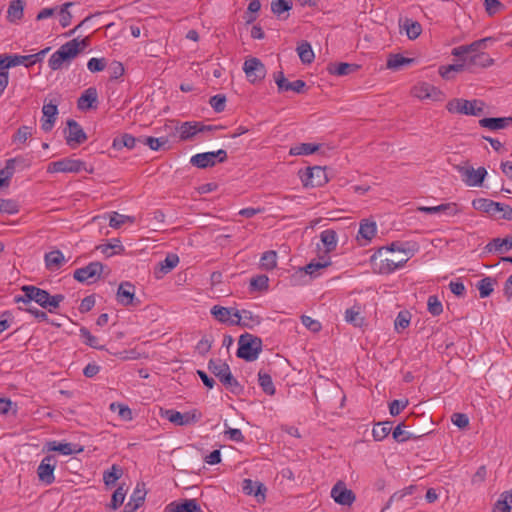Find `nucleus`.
I'll return each mask as SVG.
<instances>
[{
  "instance_id": "obj_39",
  "label": "nucleus",
  "mask_w": 512,
  "mask_h": 512,
  "mask_svg": "<svg viewBox=\"0 0 512 512\" xmlns=\"http://www.w3.org/2000/svg\"><path fill=\"white\" fill-rule=\"evenodd\" d=\"M512 508V488L500 494L493 506L492 512H510Z\"/></svg>"
},
{
  "instance_id": "obj_52",
  "label": "nucleus",
  "mask_w": 512,
  "mask_h": 512,
  "mask_svg": "<svg viewBox=\"0 0 512 512\" xmlns=\"http://www.w3.org/2000/svg\"><path fill=\"white\" fill-rule=\"evenodd\" d=\"M495 281L490 277H485L477 283V288L481 298H486L491 295L494 290Z\"/></svg>"
},
{
  "instance_id": "obj_21",
  "label": "nucleus",
  "mask_w": 512,
  "mask_h": 512,
  "mask_svg": "<svg viewBox=\"0 0 512 512\" xmlns=\"http://www.w3.org/2000/svg\"><path fill=\"white\" fill-rule=\"evenodd\" d=\"M242 491L246 495L255 496L258 503L265 502L267 488L261 482L253 481L251 479H244L242 482Z\"/></svg>"
},
{
  "instance_id": "obj_48",
  "label": "nucleus",
  "mask_w": 512,
  "mask_h": 512,
  "mask_svg": "<svg viewBox=\"0 0 512 512\" xmlns=\"http://www.w3.org/2000/svg\"><path fill=\"white\" fill-rule=\"evenodd\" d=\"M260 266L264 270H273L277 266V253L273 250L264 252L260 258Z\"/></svg>"
},
{
  "instance_id": "obj_25",
  "label": "nucleus",
  "mask_w": 512,
  "mask_h": 512,
  "mask_svg": "<svg viewBox=\"0 0 512 512\" xmlns=\"http://www.w3.org/2000/svg\"><path fill=\"white\" fill-rule=\"evenodd\" d=\"M165 512H202L196 499H185L182 502L173 501L165 507Z\"/></svg>"
},
{
  "instance_id": "obj_56",
  "label": "nucleus",
  "mask_w": 512,
  "mask_h": 512,
  "mask_svg": "<svg viewBox=\"0 0 512 512\" xmlns=\"http://www.w3.org/2000/svg\"><path fill=\"white\" fill-rule=\"evenodd\" d=\"M110 410L113 412L118 411L120 418L125 421H131L133 418L132 411L127 405L113 402L110 404Z\"/></svg>"
},
{
  "instance_id": "obj_53",
  "label": "nucleus",
  "mask_w": 512,
  "mask_h": 512,
  "mask_svg": "<svg viewBox=\"0 0 512 512\" xmlns=\"http://www.w3.org/2000/svg\"><path fill=\"white\" fill-rule=\"evenodd\" d=\"M179 263V257L177 254H168L163 261L159 263L160 271L163 274H167L172 271Z\"/></svg>"
},
{
  "instance_id": "obj_19",
  "label": "nucleus",
  "mask_w": 512,
  "mask_h": 512,
  "mask_svg": "<svg viewBox=\"0 0 512 512\" xmlns=\"http://www.w3.org/2000/svg\"><path fill=\"white\" fill-rule=\"evenodd\" d=\"M65 138L69 146H75L83 143L87 139V136L82 127L75 120H68Z\"/></svg>"
},
{
  "instance_id": "obj_62",
  "label": "nucleus",
  "mask_w": 512,
  "mask_h": 512,
  "mask_svg": "<svg viewBox=\"0 0 512 512\" xmlns=\"http://www.w3.org/2000/svg\"><path fill=\"white\" fill-rule=\"evenodd\" d=\"M292 8L291 0H276L271 3V10L276 15H281L283 12L289 11Z\"/></svg>"
},
{
  "instance_id": "obj_36",
  "label": "nucleus",
  "mask_w": 512,
  "mask_h": 512,
  "mask_svg": "<svg viewBox=\"0 0 512 512\" xmlns=\"http://www.w3.org/2000/svg\"><path fill=\"white\" fill-rule=\"evenodd\" d=\"M330 264L331 261L329 257H322L317 261H311L303 268V270L311 277H318L321 274V271L327 268Z\"/></svg>"
},
{
  "instance_id": "obj_5",
  "label": "nucleus",
  "mask_w": 512,
  "mask_h": 512,
  "mask_svg": "<svg viewBox=\"0 0 512 512\" xmlns=\"http://www.w3.org/2000/svg\"><path fill=\"white\" fill-rule=\"evenodd\" d=\"M209 370L219 379V381L231 392L237 393L241 389L238 381L231 373L230 367L221 360H210Z\"/></svg>"
},
{
  "instance_id": "obj_49",
  "label": "nucleus",
  "mask_w": 512,
  "mask_h": 512,
  "mask_svg": "<svg viewBox=\"0 0 512 512\" xmlns=\"http://www.w3.org/2000/svg\"><path fill=\"white\" fill-rule=\"evenodd\" d=\"M413 61L412 58H406L400 54L391 55L387 60V68L398 70L403 66L410 65Z\"/></svg>"
},
{
  "instance_id": "obj_45",
  "label": "nucleus",
  "mask_w": 512,
  "mask_h": 512,
  "mask_svg": "<svg viewBox=\"0 0 512 512\" xmlns=\"http://www.w3.org/2000/svg\"><path fill=\"white\" fill-rule=\"evenodd\" d=\"M358 68H359L358 65L341 62V63L331 64L329 66L328 70L331 74H334L337 76H345L352 72H355Z\"/></svg>"
},
{
  "instance_id": "obj_13",
  "label": "nucleus",
  "mask_w": 512,
  "mask_h": 512,
  "mask_svg": "<svg viewBox=\"0 0 512 512\" xmlns=\"http://www.w3.org/2000/svg\"><path fill=\"white\" fill-rule=\"evenodd\" d=\"M331 498L341 506H352L356 500L355 493L349 489L344 481H337L331 489Z\"/></svg>"
},
{
  "instance_id": "obj_15",
  "label": "nucleus",
  "mask_w": 512,
  "mask_h": 512,
  "mask_svg": "<svg viewBox=\"0 0 512 512\" xmlns=\"http://www.w3.org/2000/svg\"><path fill=\"white\" fill-rule=\"evenodd\" d=\"M458 172L461 175L462 181L469 187L481 186L487 171L484 167L474 169L471 166L458 167Z\"/></svg>"
},
{
  "instance_id": "obj_51",
  "label": "nucleus",
  "mask_w": 512,
  "mask_h": 512,
  "mask_svg": "<svg viewBox=\"0 0 512 512\" xmlns=\"http://www.w3.org/2000/svg\"><path fill=\"white\" fill-rule=\"evenodd\" d=\"M258 381L262 390L268 395H274L275 387L269 374L260 371L258 373Z\"/></svg>"
},
{
  "instance_id": "obj_9",
  "label": "nucleus",
  "mask_w": 512,
  "mask_h": 512,
  "mask_svg": "<svg viewBox=\"0 0 512 512\" xmlns=\"http://www.w3.org/2000/svg\"><path fill=\"white\" fill-rule=\"evenodd\" d=\"M85 170V162L74 158H63L50 162L47 166L48 173H79Z\"/></svg>"
},
{
  "instance_id": "obj_24",
  "label": "nucleus",
  "mask_w": 512,
  "mask_h": 512,
  "mask_svg": "<svg viewBox=\"0 0 512 512\" xmlns=\"http://www.w3.org/2000/svg\"><path fill=\"white\" fill-rule=\"evenodd\" d=\"M407 244H402L399 242H393L389 246H384L379 248L371 257V261H377L378 257H383L387 254H393L395 252H399L404 254L403 257L412 256V251L408 247Z\"/></svg>"
},
{
  "instance_id": "obj_11",
  "label": "nucleus",
  "mask_w": 512,
  "mask_h": 512,
  "mask_svg": "<svg viewBox=\"0 0 512 512\" xmlns=\"http://www.w3.org/2000/svg\"><path fill=\"white\" fill-rule=\"evenodd\" d=\"M243 71L247 80L252 84L261 82L266 76L265 65L256 57H251L244 61Z\"/></svg>"
},
{
  "instance_id": "obj_34",
  "label": "nucleus",
  "mask_w": 512,
  "mask_h": 512,
  "mask_svg": "<svg viewBox=\"0 0 512 512\" xmlns=\"http://www.w3.org/2000/svg\"><path fill=\"white\" fill-rule=\"evenodd\" d=\"M472 207L475 210L496 216L498 214L499 203L485 198H477L472 201Z\"/></svg>"
},
{
  "instance_id": "obj_27",
  "label": "nucleus",
  "mask_w": 512,
  "mask_h": 512,
  "mask_svg": "<svg viewBox=\"0 0 512 512\" xmlns=\"http://www.w3.org/2000/svg\"><path fill=\"white\" fill-rule=\"evenodd\" d=\"M43 117L41 119V128L45 132H49L54 127L56 116L58 114L57 105L47 103L42 108Z\"/></svg>"
},
{
  "instance_id": "obj_28",
  "label": "nucleus",
  "mask_w": 512,
  "mask_h": 512,
  "mask_svg": "<svg viewBox=\"0 0 512 512\" xmlns=\"http://www.w3.org/2000/svg\"><path fill=\"white\" fill-rule=\"evenodd\" d=\"M465 68L473 67L487 68L494 64V60L485 52H479L467 59H464Z\"/></svg>"
},
{
  "instance_id": "obj_33",
  "label": "nucleus",
  "mask_w": 512,
  "mask_h": 512,
  "mask_svg": "<svg viewBox=\"0 0 512 512\" xmlns=\"http://www.w3.org/2000/svg\"><path fill=\"white\" fill-rule=\"evenodd\" d=\"M512 124V117L483 118L479 120V125L490 130H501Z\"/></svg>"
},
{
  "instance_id": "obj_6",
  "label": "nucleus",
  "mask_w": 512,
  "mask_h": 512,
  "mask_svg": "<svg viewBox=\"0 0 512 512\" xmlns=\"http://www.w3.org/2000/svg\"><path fill=\"white\" fill-rule=\"evenodd\" d=\"M50 50L49 47L39 51L38 53L31 55H18V54H3L0 55V60L4 61V64L8 69L23 65L27 68L35 65L38 62L43 61L45 55Z\"/></svg>"
},
{
  "instance_id": "obj_47",
  "label": "nucleus",
  "mask_w": 512,
  "mask_h": 512,
  "mask_svg": "<svg viewBox=\"0 0 512 512\" xmlns=\"http://www.w3.org/2000/svg\"><path fill=\"white\" fill-rule=\"evenodd\" d=\"M135 217L122 215L118 212H112L109 216V226L112 228H119L126 223H134Z\"/></svg>"
},
{
  "instance_id": "obj_20",
  "label": "nucleus",
  "mask_w": 512,
  "mask_h": 512,
  "mask_svg": "<svg viewBox=\"0 0 512 512\" xmlns=\"http://www.w3.org/2000/svg\"><path fill=\"white\" fill-rule=\"evenodd\" d=\"M412 95L420 100H440L441 91L429 83H419L412 88Z\"/></svg>"
},
{
  "instance_id": "obj_1",
  "label": "nucleus",
  "mask_w": 512,
  "mask_h": 512,
  "mask_svg": "<svg viewBox=\"0 0 512 512\" xmlns=\"http://www.w3.org/2000/svg\"><path fill=\"white\" fill-rule=\"evenodd\" d=\"M23 295L16 296L15 301L17 303H30L35 301L42 308L52 312L59 307L60 303L64 300L62 294H56L51 296L46 290L40 289L36 286L26 285L22 287Z\"/></svg>"
},
{
  "instance_id": "obj_30",
  "label": "nucleus",
  "mask_w": 512,
  "mask_h": 512,
  "mask_svg": "<svg viewBox=\"0 0 512 512\" xmlns=\"http://www.w3.org/2000/svg\"><path fill=\"white\" fill-rule=\"evenodd\" d=\"M344 319L347 323L354 327H363L365 325V318L362 315V307L359 304H355L352 307L346 309Z\"/></svg>"
},
{
  "instance_id": "obj_64",
  "label": "nucleus",
  "mask_w": 512,
  "mask_h": 512,
  "mask_svg": "<svg viewBox=\"0 0 512 512\" xmlns=\"http://www.w3.org/2000/svg\"><path fill=\"white\" fill-rule=\"evenodd\" d=\"M107 62L105 58L93 57L87 62V69L92 72H101L106 68Z\"/></svg>"
},
{
  "instance_id": "obj_35",
  "label": "nucleus",
  "mask_w": 512,
  "mask_h": 512,
  "mask_svg": "<svg viewBox=\"0 0 512 512\" xmlns=\"http://www.w3.org/2000/svg\"><path fill=\"white\" fill-rule=\"evenodd\" d=\"M66 262L64 254L60 250H54L45 254L46 268L56 271Z\"/></svg>"
},
{
  "instance_id": "obj_7",
  "label": "nucleus",
  "mask_w": 512,
  "mask_h": 512,
  "mask_svg": "<svg viewBox=\"0 0 512 512\" xmlns=\"http://www.w3.org/2000/svg\"><path fill=\"white\" fill-rule=\"evenodd\" d=\"M161 416L177 426H189L200 421L202 413L197 409L181 413L174 409L161 411Z\"/></svg>"
},
{
  "instance_id": "obj_60",
  "label": "nucleus",
  "mask_w": 512,
  "mask_h": 512,
  "mask_svg": "<svg viewBox=\"0 0 512 512\" xmlns=\"http://www.w3.org/2000/svg\"><path fill=\"white\" fill-rule=\"evenodd\" d=\"M427 309L433 316H438L443 312V306L437 296L431 295L428 297Z\"/></svg>"
},
{
  "instance_id": "obj_37",
  "label": "nucleus",
  "mask_w": 512,
  "mask_h": 512,
  "mask_svg": "<svg viewBox=\"0 0 512 512\" xmlns=\"http://www.w3.org/2000/svg\"><path fill=\"white\" fill-rule=\"evenodd\" d=\"M486 249L488 252L504 253L512 249V236L504 239L495 238L487 244Z\"/></svg>"
},
{
  "instance_id": "obj_61",
  "label": "nucleus",
  "mask_w": 512,
  "mask_h": 512,
  "mask_svg": "<svg viewBox=\"0 0 512 512\" xmlns=\"http://www.w3.org/2000/svg\"><path fill=\"white\" fill-rule=\"evenodd\" d=\"M126 497V490L123 486H119L113 493L110 507L113 510L118 509L124 502Z\"/></svg>"
},
{
  "instance_id": "obj_50",
  "label": "nucleus",
  "mask_w": 512,
  "mask_h": 512,
  "mask_svg": "<svg viewBox=\"0 0 512 512\" xmlns=\"http://www.w3.org/2000/svg\"><path fill=\"white\" fill-rule=\"evenodd\" d=\"M390 431H391V423L390 422L378 423L372 429V436L375 441H382L389 435Z\"/></svg>"
},
{
  "instance_id": "obj_57",
  "label": "nucleus",
  "mask_w": 512,
  "mask_h": 512,
  "mask_svg": "<svg viewBox=\"0 0 512 512\" xmlns=\"http://www.w3.org/2000/svg\"><path fill=\"white\" fill-rule=\"evenodd\" d=\"M80 336L86 345L99 350L103 349V346L99 344L98 338L92 335L87 328L82 327L80 329Z\"/></svg>"
},
{
  "instance_id": "obj_17",
  "label": "nucleus",
  "mask_w": 512,
  "mask_h": 512,
  "mask_svg": "<svg viewBox=\"0 0 512 512\" xmlns=\"http://www.w3.org/2000/svg\"><path fill=\"white\" fill-rule=\"evenodd\" d=\"M377 234V224L375 221L363 219L359 223V230L356 240L360 246H367Z\"/></svg>"
},
{
  "instance_id": "obj_22",
  "label": "nucleus",
  "mask_w": 512,
  "mask_h": 512,
  "mask_svg": "<svg viewBox=\"0 0 512 512\" xmlns=\"http://www.w3.org/2000/svg\"><path fill=\"white\" fill-rule=\"evenodd\" d=\"M211 315L219 322L227 325H235L234 319L237 313V309L233 307H223L215 305L210 310Z\"/></svg>"
},
{
  "instance_id": "obj_38",
  "label": "nucleus",
  "mask_w": 512,
  "mask_h": 512,
  "mask_svg": "<svg viewBox=\"0 0 512 512\" xmlns=\"http://www.w3.org/2000/svg\"><path fill=\"white\" fill-rule=\"evenodd\" d=\"M320 240L325 248L326 253L334 251L337 247V233L333 229H326L320 233Z\"/></svg>"
},
{
  "instance_id": "obj_29",
  "label": "nucleus",
  "mask_w": 512,
  "mask_h": 512,
  "mask_svg": "<svg viewBox=\"0 0 512 512\" xmlns=\"http://www.w3.org/2000/svg\"><path fill=\"white\" fill-rule=\"evenodd\" d=\"M98 93L95 87L87 88L79 97L77 105L82 111L89 110L96 106Z\"/></svg>"
},
{
  "instance_id": "obj_54",
  "label": "nucleus",
  "mask_w": 512,
  "mask_h": 512,
  "mask_svg": "<svg viewBox=\"0 0 512 512\" xmlns=\"http://www.w3.org/2000/svg\"><path fill=\"white\" fill-rule=\"evenodd\" d=\"M269 287V278L266 275H257L250 280V290L266 291Z\"/></svg>"
},
{
  "instance_id": "obj_43",
  "label": "nucleus",
  "mask_w": 512,
  "mask_h": 512,
  "mask_svg": "<svg viewBox=\"0 0 512 512\" xmlns=\"http://www.w3.org/2000/svg\"><path fill=\"white\" fill-rule=\"evenodd\" d=\"M142 141L143 138H135L130 134H123L113 140V147L116 149H121L123 147L134 149L137 143H141Z\"/></svg>"
},
{
  "instance_id": "obj_46",
  "label": "nucleus",
  "mask_w": 512,
  "mask_h": 512,
  "mask_svg": "<svg viewBox=\"0 0 512 512\" xmlns=\"http://www.w3.org/2000/svg\"><path fill=\"white\" fill-rule=\"evenodd\" d=\"M402 28L405 30L407 37L411 40L418 38L422 32L421 24L411 19H405Z\"/></svg>"
},
{
  "instance_id": "obj_4",
  "label": "nucleus",
  "mask_w": 512,
  "mask_h": 512,
  "mask_svg": "<svg viewBox=\"0 0 512 512\" xmlns=\"http://www.w3.org/2000/svg\"><path fill=\"white\" fill-rule=\"evenodd\" d=\"M262 350V341L260 338L251 334H243L238 341L237 356L246 361H254L258 358Z\"/></svg>"
},
{
  "instance_id": "obj_23",
  "label": "nucleus",
  "mask_w": 512,
  "mask_h": 512,
  "mask_svg": "<svg viewBox=\"0 0 512 512\" xmlns=\"http://www.w3.org/2000/svg\"><path fill=\"white\" fill-rule=\"evenodd\" d=\"M235 325L243 326L246 328H253L261 323V317L254 314L250 310H238L233 321Z\"/></svg>"
},
{
  "instance_id": "obj_14",
  "label": "nucleus",
  "mask_w": 512,
  "mask_h": 512,
  "mask_svg": "<svg viewBox=\"0 0 512 512\" xmlns=\"http://www.w3.org/2000/svg\"><path fill=\"white\" fill-rule=\"evenodd\" d=\"M102 271L103 265L100 262H90L85 267L76 269L73 276L81 283L91 284L100 278Z\"/></svg>"
},
{
  "instance_id": "obj_59",
  "label": "nucleus",
  "mask_w": 512,
  "mask_h": 512,
  "mask_svg": "<svg viewBox=\"0 0 512 512\" xmlns=\"http://www.w3.org/2000/svg\"><path fill=\"white\" fill-rule=\"evenodd\" d=\"M122 475L121 469L117 465H113L110 470L105 471L103 480L105 485H113Z\"/></svg>"
},
{
  "instance_id": "obj_31",
  "label": "nucleus",
  "mask_w": 512,
  "mask_h": 512,
  "mask_svg": "<svg viewBox=\"0 0 512 512\" xmlns=\"http://www.w3.org/2000/svg\"><path fill=\"white\" fill-rule=\"evenodd\" d=\"M25 1L12 0L7 9L6 18L10 23H18L24 16Z\"/></svg>"
},
{
  "instance_id": "obj_18",
  "label": "nucleus",
  "mask_w": 512,
  "mask_h": 512,
  "mask_svg": "<svg viewBox=\"0 0 512 512\" xmlns=\"http://www.w3.org/2000/svg\"><path fill=\"white\" fill-rule=\"evenodd\" d=\"M221 128V126L202 125L198 122H185L179 128V135L182 140H187L199 132L214 131Z\"/></svg>"
},
{
  "instance_id": "obj_41",
  "label": "nucleus",
  "mask_w": 512,
  "mask_h": 512,
  "mask_svg": "<svg viewBox=\"0 0 512 512\" xmlns=\"http://www.w3.org/2000/svg\"><path fill=\"white\" fill-rule=\"evenodd\" d=\"M48 451L59 452L62 455H71L82 451V449H76V445L71 443H60L57 441H51L47 443Z\"/></svg>"
},
{
  "instance_id": "obj_3",
  "label": "nucleus",
  "mask_w": 512,
  "mask_h": 512,
  "mask_svg": "<svg viewBox=\"0 0 512 512\" xmlns=\"http://www.w3.org/2000/svg\"><path fill=\"white\" fill-rule=\"evenodd\" d=\"M484 108L485 103L479 99L466 100L462 98H454L446 104L448 112L468 116H480L484 113Z\"/></svg>"
},
{
  "instance_id": "obj_10",
  "label": "nucleus",
  "mask_w": 512,
  "mask_h": 512,
  "mask_svg": "<svg viewBox=\"0 0 512 512\" xmlns=\"http://www.w3.org/2000/svg\"><path fill=\"white\" fill-rule=\"evenodd\" d=\"M227 159V152L223 149L217 151L199 153L191 157L190 163L193 166L204 169L214 166L217 162H224Z\"/></svg>"
},
{
  "instance_id": "obj_44",
  "label": "nucleus",
  "mask_w": 512,
  "mask_h": 512,
  "mask_svg": "<svg viewBox=\"0 0 512 512\" xmlns=\"http://www.w3.org/2000/svg\"><path fill=\"white\" fill-rule=\"evenodd\" d=\"M296 50H297L298 56H299L300 60L302 61V63L310 64L313 62L315 55H314V51L309 42H307V41L300 42L298 44Z\"/></svg>"
},
{
  "instance_id": "obj_58",
  "label": "nucleus",
  "mask_w": 512,
  "mask_h": 512,
  "mask_svg": "<svg viewBox=\"0 0 512 512\" xmlns=\"http://www.w3.org/2000/svg\"><path fill=\"white\" fill-rule=\"evenodd\" d=\"M73 2L64 3L59 10V22L62 27H67L70 25L72 20V14L69 12V8L73 6Z\"/></svg>"
},
{
  "instance_id": "obj_42",
  "label": "nucleus",
  "mask_w": 512,
  "mask_h": 512,
  "mask_svg": "<svg viewBox=\"0 0 512 512\" xmlns=\"http://www.w3.org/2000/svg\"><path fill=\"white\" fill-rule=\"evenodd\" d=\"M320 148L319 144L315 143H299L292 146L289 150V154L292 156L300 155H311L317 152Z\"/></svg>"
},
{
  "instance_id": "obj_32",
  "label": "nucleus",
  "mask_w": 512,
  "mask_h": 512,
  "mask_svg": "<svg viewBox=\"0 0 512 512\" xmlns=\"http://www.w3.org/2000/svg\"><path fill=\"white\" fill-rule=\"evenodd\" d=\"M146 490L144 487V484L138 483L136 487L133 490V493L131 494L128 503L125 505V508L131 509V510H137L140 508L146 497Z\"/></svg>"
},
{
  "instance_id": "obj_26",
  "label": "nucleus",
  "mask_w": 512,
  "mask_h": 512,
  "mask_svg": "<svg viewBox=\"0 0 512 512\" xmlns=\"http://www.w3.org/2000/svg\"><path fill=\"white\" fill-rule=\"evenodd\" d=\"M116 299L123 306L135 305V287L129 282H123L119 285Z\"/></svg>"
},
{
  "instance_id": "obj_16",
  "label": "nucleus",
  "mask_w": 512,
  "mask_h": 512,
  "mask_svg": "<svg viewBox=\"0 0 512 512\" xmlns=\"http://www.w3.org/2000/svg\"><path fill=\"white\" fill-rule=\"evenodd\" d=\"M56 464L57 460L53 455H48L41 460L37 468V475L41 482H43L46 485H50L54 482V471L56 468Z\"/></svg>"
},
{
  "instance_id": "obj_2",
  "label": "nucleus",
  "mask_w": 512,
  "mask_h": 512,
  "mask_svg": "<svg viewBox=\"0 0 512 512\" xmlns=\"http://www.w3.org/2000/svg\"><path fill=\"white\" fill-rule=\"evenodd\" d=\"M80 53L78 39L66 42L55 51L48 60L49 67L56 71L63 67L64 63L71 62Z\"/></svg>"
},
{
  "instance_id": "obj_8",
  "label": "nucleus",
  "mask_w": 512,
  "mask_h": 512,
  "mask_svg": "<svg viewBox=\"0 0 512 512\" xmlns=\"http://www.w3.org/2000/svg\"><path fill=\"white\" fill-rule=\"evenodd\" d=\"M304 187H321L328 182L326 169L320 166L308 167L299 171Z\"/></svg>"
},
{
  "instance_id": "obj_40",
  "label": "nucleus",
  "mask_w": 512,
  "mask_h": 512,
  "mask_svg": "<svg viewBox=\"0 0 512 512\" xmlns=\"http://www.w3.org/2000/svg\"><path fill=\"white\" fill-rule=\"evenodd\" d=\"M16 159H8L3 168H0V188L8 187L15 172Z\"/></svg>"
},
{
  "instance_id": "obj_12",
  "label": "nucleus",
  "mask_w": 512,
  "mask_h": 512,
  "mask_svg": "<svg viewBox=\"0 0 512 512\" xmlns=\"http://www.w3.org/2000/svg\"><path fill=\"white\" fill-rule=\"evenodd\" d=\"M379 262L373 261L374 265L379 274L388 275L395 272L398 269H401L406 262L409 260V256L407 257H396V256H388L385 255L383 257H378Z\"/></svg>"
},
{
  "instance_id": "obj_63",
  "label": "nucleus",
  "mask_w": 512,
  "mask_h": 512,
  "mask_svg": "<svg viewBox=\"0 0 512 512\" xmlns=\"http://www.w3.org/2000/svg\"><path fill=\"white\" fill-rule=\"evenodd\" d=\"M32 130L33 128L29 126L19 127L13 136V142L21 144L25 143L27 139L32 136Z\"/></svg>"
},
{
  "instance_id": "obj_55",
  "label": "nucleus",
  "mask_w": 512,
  "mask_h": 512,
  "mask_svg": "<svg viewBox=\"0 0 512 512\" xmlns=\"http://www.w3.org/2000/svg\"><path fill=\"white\" fill-rule=\"evenodd\" d=\"M19 212V205L13 199H0V213L14 215Z\"/></svg>"
}]
</instances>
